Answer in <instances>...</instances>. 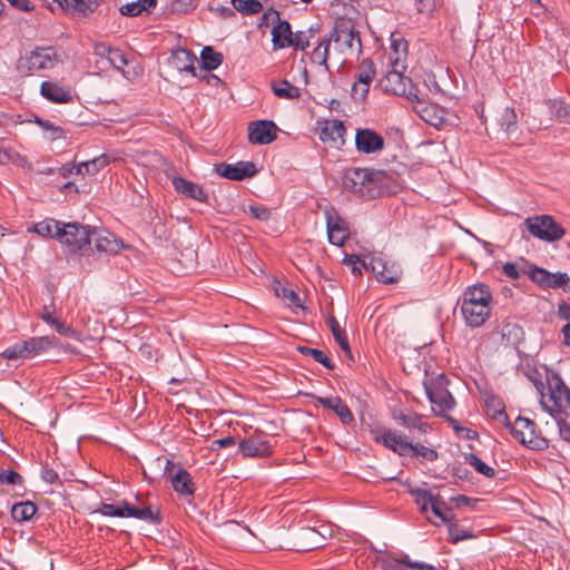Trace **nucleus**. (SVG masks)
<instances>
[{"label":"nucleus","mask_w":570,"mask_h":570,"mask_svg":"<svg viewBox=\"0 0 570 570\" xmlns=\"http://www.w3.org/2000/svg\"><path fill=\"white\" fill-rule=\"evenodd\" d=\"M465 461L475 469L479 473L492 478L495 474L494 469L485 464L478 455L470 453L465 456Z\"/></svg>","instance_id":"47"},{"label":"nucleus","mask_w":570,"mask_h":570,"mask_svg":"<svg viewBox=\"0 0 570 570\" xmlns=\"http://www.w3.org/2000/svg\"><path fill=\"white\" fill-rule=\"evenodd\" d=\"M215 173L230 180H243L255 176L257 169L252 161H238L236 164L220 163L215 166Z\"/></svg>","instance_id":"14"},{"label":"nucleus","mask_w":570,"mask_h":570,"mask_svg":"<svg viewBox=\"0 0 570 570\" xmlns=\"http://www.w3.org/2000/svg\"><path fill=\"white\" fill-rule=\"evenodd\" d=\"M389 66L391 69L386 72L381 83L383 89L394 95L406 94V85H411L410 78L403 75L406 69V63H403V68H396V65Z\"/></svg>","instance_id":"16"},{"label":"nucleus","mask_w":570,"mask_h":570,"mask_svg":"<svg viewBox=\"0 0 570 570\" xmlns=\"http://www.w3.org/2000/svg\"><path fill=\"white\" fill-rule=\"evenodd\" d=\"M410 452H412L413 455L422 456L430 462L435 461L439 456L435 450L422 444H412Z\"/></svg>","instance_id":"50"},{"label":"nucleus","mask_w":570,"mask_h":570,"mask_svg":"<svg viewBox=\"0 0 570 570\" xmlns=\"http://www.w3.org/2000/svg\"><path fill=\"white\" fill-rule=\"evenodd\" d=\"M92 240L96 250L99 253L117 254L124 247V243L112 233L101 228H91V242Z\"/></svg>","instance_id":"18"},{"label":"nucleus","mask_w":570,"mask_h":570,"mask_svg":"<svg viewBox=\"0 0 570 570\" xmlns=\"http://www.w3.org/2000/svg\"><path fill=\"white\" fill-rule=\"evenodd\" d=\"M277 126L272 120H256L248 125V139L255 145H267L277 137Z\"/></svg>","instance_id":"15"},{"label":"nucleus","mask_w":570,"mask_h":570,"mask_svg":"<svg viewBox=\"0 0 570 570\" xmlns=\"http://www.w3.org/2000/svg\"><path fill=\"white\" fill-rule=\"evenodd\" d=\"M492 311V293L484 283L468 286L461 298V312L471 327L483 325Z\"/></svg>","instance_id":"1"},{"label":"nucleus","mask_w":570,"mask_h":570,"mask_svg":"<svg viewBox=\"0 0 570 570\" xmlns=\"http://www.w3.org/2000/svg\"><path fill=\"white\" fill-rule=\"evenodd\" d=\"M570 284V276L567 273H550L549 274V288H562L566 289Z\"/></svg>","instance_id":"49"},{"label":"nucleus","mask_w":570,"mask_h":570,"mask_svg":"<svg viewBox=\"0 0 570 570\" xmlns=\"http://www.w3.org/2000/svg\"><path fill=\"white\" fill-rule=\"evenodd\" d=\"M430 508H431V511L433 512V514L435 517H438L441 520V522H443V523L449 522V520H450L449 515H448L449 509H448L445 502L442 500V498L439 494L434 495Z\"/></svg>","instance_id":"48"},{"label":"nucleus","mask_w":570,"mask_h":570,"mask_svg":"<svg viewBox=\"0 0 570 570\" xmlns=\"http://www.w3.org/2000/svg\"><path fill=\"white\" fill-rule=\"evenodd\" d=\"M410 492L414 497L416 504L420 505L422 512H426L433 501L434 494L421 488L411 489Z\"/></svg>","instance_id":"44"},{"label":"nucleus","mask_w":570,"mask_h":570,"mask_svg":"<svg viewBox=\"0 0 570 570\" xmlns=\"http://www.w3.org/2000/svg\"><path fill=\"white\" fill-rule=\"evenodd\" d=\"M328 40L330 42H334V49L343 56L360 53L362 49L358 31H356L353 23L346 19H340L335 22L328 36Z\"/></svg>","instance_id":"4"},{"label":"nucleus","mask_w":570,"mask_h":570,"mask_svg":"<svg viewBox=\"0 0 570 570\" xmlns=\"http://www.w3.org/2000/svg\"><path fill=\"white\" fill-rule=\"evenodd\" d=\"M171 183L178 193L189 198H193L202 203H206L208 200V194L204 190L202 186L197 184H194L181 177H175Z\"/></svg>","instance_id":"23"},{"label":"nucleus","mask_w":570,"mask_h":570,"mask_svg":"<svg viewBox=\"0 0 570 570\" xmlns=\"http://www.w3.org/2000/svg\"><path fill=\"white\" fill-rule=\"evenodd\" d=\"M389 65H396V68H403L407 60V42L401 36H391V50L387 53Z\"/></svg>","instance_id":"24"},{"label":"nucleus","mask_w":570,"mask_h":570,"mask_svg":"<svg viewBox=\"0 0 570 570\" xmlns=\"http://www.w3.org/2000/svg\"><path fill=\"white\" fill-rule=\"evenodd\" d=\"M327 324L331 328V332H332L336 343L347 355L351 356V348L348 345V341H347L345 331L340 326L337 320L334 316H330L327 318Z\"/></svg>","instance_id":"37"},{"label":"nucleus","mask_w":570,"mask_h":570,"mask_svg":"<svg viewBox=\"0 0 570 570\" xmlns=\"http://www.w3.org/2000/svg\"><path fill=\"white\" fill-rule=\"evenodd\" d=\"M119 11L122 16L128 17H136L145 12L139 0L121 6Z\"/></svg>","instance_id":"56"},{"label":"nucleus","mask_w":570,"mask_h":570,"mask_svg":"<svg viewBox=\"0 0 570 570\" xmlns=\"http://www.w3.org/2000/svg\"><path fill=\"white\" fill-rule=\"evenodd\" d=\"M107 60L110 62L112 67L121 71L124 70V67L128 65L127 57L121 50L117 48H112Z\"/></svg>","instance_id":"52"},{"label":"nucleus","mask_w":570,"mask_h":570,"mask_svg":"<svg viewBox=\"0 0 570 570\" xmlns=\"http://www.w3.org/2000/svg\"><path fill=\"white\" fill-rule=\"evenodd\" d=\"M440 0H416V9L420 13L430 14L438 7Z\"/></svg>","instance_id":"59"},{"label":"nucleus","mask_w":570,"mask_h":570,"mask_svg":"<svg viewBox=\"0 0 570 570\" xmlns=\"http://www.w3.org/2000/svg\"><path fill=\"white\" fill-rule=\"evenodd\" d=\"M345 132L346 129L342 120H326L321 128L320 139L331 147L338 149L345 144Z\"/></svg>","instance_id":"19"},{"label":"nucleus","mask_w":570,"mask_h":570,"mask_svg":"<svg viewBox=\"0 0 570 570\" xmlns=\"http://www.w3.org/2000/svg\"><path fill=\"white\" fill-rule=\"evenodd\" d=\"M58 62L57 51L52 47H38L18 61V69L36 73L52 69Z\"/></svg>","instance_id":"8"},{"label":"nucleus","mask_w":570,"mask_h":570,"mask_svg":"<svg viewBox=\"0 0 570 570\" xmlns=\"http://www.w3.org/2000/svg\"><path fill=\"white\" fill-rule=\"evenodd\" d=\"M57 240L70 253H83L90 248L91 227L79 223H61Z\"/></svg>","instance_id":"5"},{"label":"nucleus","mask_w":570,"mask_h":570,"mask_svg":"<svg viewBox=\"0 0 570 570\" xmlns=\"http://www.w3.org/2000/svg\"><path fill=\"white\" fill-rule=\"evenodd\" d=\"M239 451L247 458H265L272 454V445L264 435H252L239 442Z\"/></svg>","instance_id":"17"},{"label":"nucleus","mask_w":570,"mask_h":570,"mask_svg":"<svg viewBox=\"0 0 570 570\" xmlns=\"http://www.w3.org/2000/svg\"><path fill=\"white\" fill-rule=\"evenodd\" d=\"M295 549L302 551H309L316 549L321 544V534L312 528H303L295 534Z\"/></svg>","instance_id":"26"},{"label":"nucleus","mask_w":570,"mask_h":570,"mask_svg":"<svg viewBox=\"0 0 570 570\" xmlns=\"http://www.w3.org/2000/svg\"><path fill=\"white\" fill-rule=\"evenodd\" d=\"M35 121H36V122H37V124H38L42 129H45V130H49V131L51 132L50 138H51L52 140L61 138V136H62V129H61V128H59V127L53 126V124H52V122H50L49 120H42V119H40V118H38V117H37Z\"/></svg>","instance_id":"58"},{"label":"nucleus","mask_w":570,"mask_h":570,"mask_svg":"<svg viewBox=\"0 0 570 570\" xmlns=\"http://www.w3.org/2000/svg\"><path fill=\"white\" fill-rule=\"evenodd\" d=\"M109 157L106 154H102L91 160L80 163L77 166V174L81 175H95L104 167L109 164Z\"/></svg>","instance_id":"34"},{"label":"nucleus","mask_w":570,"mask_h":570,"mask_svg":"<svg viewBox=\"0 0 570 570\" xmlns=\"http://www.w3.org/2000/svg\"><path fill=\"white\" fill-rule=\"evenodd\" d=\"M449 534L451 537V541L454 543L462 541V540L474 538V534L461 529L456 524H450Z\"/></svg>","instance_id":"55"},{"label":"nucleus","mask_w":570,"mask_h":570,"mask_svg":"<svg viewBox=\"0 0 570 570\" xmlns=\"http://www.w3.org/2000/svg\"><path fill=\"white\" fill-rule=\"evenodd\" d=\"M274 95L282 99H298L301 97V89L289 81L283 79L272 83Z\"/></svg>","instance_id":"33"},{"label":"nucleus","mask_w":570,"mask_h":570,"mask_svg":"<svg viewBox=\"0 0 570 570\" xmlns=\"http://www.w3.org/2000/svg\"><path fill=\"white\" fill-rule=\"evenodd\" d=\"M0 356L9 361L28 360L23 341L6 348L3 352H1Z\"/></svg>","instance_id":"45"},{"label":"nucleus","mask_w":570,"mask_h":570,"mask_svg":"<svg viewBox=\"0 0 570 570\" xmlns=\"http://www.w3.org/2000/svg\"><path fill=\"white\" fill-rule=\"evenodd\" d=\"M249 212L259 220H267L271 217L269 209L263 205H252L249 206Z\"/></svg>","instance_id":"60"},{"label":"nucleus","mask_w":570,"mask_h":570,"mask_svg":"<svg viewBox=\"0 0 570 570\" xmlns=\"http://www.w3.org/2000/svg\"><path fill=\"white\" fill-rule=\"evenodd\" d=\"M297 350L304 355L312 356L315 362L324 365L326 368H334V364L323 351L307 346H298Z\"/></svg>","instance_id":"43"},{"label":"nucleus","mask_w":570,"mask_h":570,"mask_svg":"<svg viewBox=\"0 0 570 570\" xmlns=\"http://www.w3.org/2000/svg\"><path fill=\"white\" fill-rule=\"evenodd\" d=\"M424 389L429 401L432 403V410L436 415H443L451 411L455 401L452 394L445 387L444 376H439L424 383Z\"/></svg>","instance_id":"10"},{"label":"nucleus","mask_w":570,"mask_h":570,"mask_svg":"<svg viewBox=\"0 0 570 570\" xmlns=\"http://www.w3.org/2000/svg\"><path fill=\"white\" fill-rule=\"evenodd\" d=\"M399 420L401 424L405 428H413L423 433H426L429 430V424L423 422L421 416L417 414L406 415L400 414Z\"/></svg>","instance_id":"46"},{"label":"nucleus","mask_w":570,"mask_h":570,"mask_svg":"<svg viewBox=\"0 0 570 570\" xmlns=\"http://www.w3.org/2000/svg\"><path fill=\"white\" fill-rule=\"evenodd\" d=\"M97 6L98 3L95 0H67L61 3L60 8L71 9L75 12L86 16L89 12H94Z\"/></svg>","instance_id":"39"},{"label":"nucleus","mask_w":570,"mask_h":570,"mask_svg":"<svg viewBox=\"0 0 570 570\" xmlns=\"http://www.w3.org/2000/svg\"><path fill=\"white\" fill-rule=\"evenodd\" d=\"M0 483L17 485L22 483V476L13 470H0Z\"/></svg>","instance_id":"53"},{"label":"nucleus","mask_w":570,"mask_h":570,"mask_svg":"<svg viewBox=\"0 0 570 570\" xmlns=\"http://www.w3.org/2000/svg\"><path fill=\"white\" fill-rule=\"evenodd\" d=\"M56 331L63 335V336H67V337H75L76 336V331L70 326V325H67L66 323L63 322H60L59 320H57V323L52 325Z\"/></svg>","instance_id":"64"},{"label":"nucleus","mask_w":570,"mask_h":570,"mask_svg":"<svg viewBox=\"0 0 570 570\" xmlns=\"http://www.w3.org/2000/svg\"><path fill=\"white\" fill-rule=\"evenodd\" d=\"M278 22L272 29V42L274 49H284L292 47L293 31L289 22L281 20L277 12H274Z\"/></svg>","instance_id":"22"},{"label":"nucleus","mask_w":570,"mask_h":570,"mask_svg":"<svg viewBox=\"0 0 570 570\" xmlns=\"http://www.w3.org/2000/svg\"><path fill=\"white\" fill-rule=\"evenodd\" d=\"M346 263L352 265V272L354 274H358L361 275L362 274V271L363 269H366L367 268V265L364 261H361L358 258V256H350L347 259H346Z\"/></svg>","instance_id":"61"},{"label":"nucleus","mask_w":570,"mask_h":570,"mask_svg":"<svg viewBox=\"0 0 570 570\" xmlns=\"http://www.w3.org/2000/svg\"><path fill=\"white\" fill-rule=\"evenodd\" d=\"M101 514L116 518H135L138 520L159 523V510L153 507L137 508L127 501H119L117 504L101 503L99 510Z\"/></svg>","instance_id":"6"},{"label":"nucleus","mask_w":570,"mask_h":570,"mask_svg":"<svg viewBox=\"0 0 570 570\" xmlns=\"http://www.w3.org/2000/svg\"><path fill=\"white\" fill-rule=\"evenodd\" d=\"M61 223L53 218H46L39 223L33 224L28 228L29 233H36L41 237H51L57 239V234L60 232Z\"/></svg>","instance_id":"31"},{"label":"nucleus","mask_w":570,"mask_h":570,"mask_svg":"<svg viewBox=\"0 0 570 570\" xmlns=\"http://www.w3.org/2000/svg\"><path fill=\"white\" fill-rule=\"evenodd\" d=\"M200 62L206 70H215L223 62V55L212 47H205L200 53Z\"/></svg>","instance_id":"38"},{"label":"nucleus","mask_w":570,"mask_h":570,"mask_svg":"<svg viewBox=\"0 0 570 570\" xmlns=\"http://www.w3.org/2000/svg\"><path fill=\"white\" fill-rule=\"evenodd\" d=\"M276 295L288 302L291 305L299 306V297L295 291L286 287L275 288Z\"/></svg>","instance_id":"54"},{"label":"nucleus","mask_w":570,"mask_h":570,"mask_svg":"<svg viewBox=\"0 0 570 570\" xmlns=\"http://www.w3.org/2000/svg\"><path fill=\"white\" fill-rule=\"evenodd\" d=\"M230 2L235 10L245 16L256 14L263 9L258 0H230Z\"/></svg>","instance_id":"42"},{"label":"nucleus","mask_w":570,"mask_h":570,"mask_svg":"<svg viewBox=\"0 0 570 570\" xmlns=\"http://www.w3.org/2000/svg\"><path fill=\"white\" fill-rule=\"evenodd\" d=\"M317 402L332 411L340 417L343 424H351L354 421L353 413L348 406L338 396L333 397H317Z\"/></svg>","instance_id":"25"},{"label":"nucleus","mask_w":570,"mask_h":570,"mask_svg":"<svg viewBox=\"0 0 570 570\" xmlns=\"http://www.w3.org/2000/svg\"><path fill=\"white\" fill-rule=\"evenodd\" d=\"M40 94L52 104H69L73 100L71 88L57 81H43L40 86Z\"/></svg>","instance_id":"20"},{"label":"nucleus","mask_w":570,"mask_h":570,"mask_svg":"<svg viewBox=\"0 0 570 570\" xmlns=\"http://www.w3.org/2000/svg\"><path fill=\"white\" fill-rule=\"evenodd\" d=\"M547 392L540 400V404L550 415L557 417L562 407L570 409V389L561 376L553 371H546Z\"/></svg>","instance_id":"3"},{"label":"nucleus","mask_w":570,"mask_h":570,"mask_svg":"<svg viewBox=\"0 0 570 570\" xmlns=\"http://www.w3.org/2000/svg\"><path fill=\"white\" fill-rule=\"evenodd\" d=\"M383 173L368 168H350L342 177L343 189L364 199H373L381 194Z\"/></svg>","instance_id":"2"},{"label":"nucleus","mask_w":570,"mask_h":570,"mask_svg":"<svg viewBox=\"0 0 570 570\" xmlns=\"http://www.w3.org/2000/svg\"><path fill=\"white\" fill-rule=\"evenodd\" d=\"M383 570H436L432 564L412 561L407 554L400 558L386 557L382 560Z\"/></svg>","instance_id":"21"},{"label":"nucleus","mask_w":570,"mask_h":570,"mask_svg":"<svg viewBox=\"0 0 570 570\" xmlns=\"http://www.w3.org/2000/svg\"><path fill=\"white\" fill-rule=\"evenodd\" d=\"M198 0H171L170 10L177 13H187L197 7Z\"/></svg>","instance_id":"51"},{"label":"nucleus","mask_w":570,"mask_h":570,"mask_svg":"<svg viewBox=\"0 0 570 570\" xmlns=\"http://www.w3.org/2000/svg\"><path fill=\"white\" fill-rule=\"evenodd\" d=\"M292 47L299 50H305L309 46V36L306 31H297L293 33Z\"/></svg>","instance_id":"57"},{"label":"nucleus","mask_w":570,"mask_h":570,"mask_svg":"<svg viewBox=\"0 0 570 570\" xmlns=\"http://www.w3.org/2000/svg\"><path fill=\"white\" fill-rule=\"evenodd\" d=\"M327 235L331 244L342 246L348 236V230L341 218L327 216Z\"/></svg>","instance_id":"28"},{"label":"nucleus","mask_w":570,"mask_h":570,"mask_svg":"<svg viewBox=\"0 0 570 570\" xmlns=\"http://www.w3.org/2000/svg\"><path fill=\"white\" fill-rule=\"evenodd\" d=\"M419 114L424 121H426L433 126H438V120L441 119V118H438L434 115H432V114H434L433 107H423L421 110H419Z\"/></svg>","instance_id":"62"},{"label":"nucleus","mask_w":570,"mask_h":570,"mask_svg":"<svg viewBox=\"0 0 570 570\" xmlns=\"http://www.w3.org/2000/svg\"><path fill=\"white\" fill-rule=\"evenodd\" d=\"M524 225L533 237L543 242L559 240L566 234L563 227L550 215L529 217L524 220Z\"/></svg>","instance_id":"7"},{"label":"nucleus","mask_w":570,"mask_h":570,"mask_svg":"<svg viewBox=\"0 0 570 570\" xmlns=\"http://www.w3.org/2000/svg\"><path fill=\"white\" fill-rule=\"evenodd\" d=\"M499 124L508 137L513 136L518 130V117L512 108H504L500 115Z\"/></svg>","instance_id":"36"},{"label":"nucleus","mask_w":570,"mask_h":570,"mask_svg":"<svg viewBox=\"0 0 570 570\" xmlns=\"http://www.w3.org/2000/svg\"><path fill=\"white\" fill-rule=\"evenodd\" d=\"M56 331L63 335V336H67V337H75L76 336V331L70 326V325H67L66 323L63 322H60L59 320H57V323L52 325Z\"/></svg>","instance_id":"63"},{"label":"nucleus","mask_w":570,"mask_h":570,"mask_svg":"<svg viewBox=\"0 0 570 570\" xmlns=\"http://www.w3.org/2000/svg\"><path fill=\"white\" fill-rule=\"evenodd\" d=\"M370 265L377 279L384 284L395 283L400 278L399 273L389 267L387 263L382 257H372Z\"/></svg>","instance_id":"27"},{"label":"nucleus","mask_w":570,"mask_h":570,"mask_svg":"<svg viewBox=\"0 0 570 570\" xmlns=\"http://www.w3.org/2000/svg\"><path fill=\"white\" fill-rule=\"evenodd\" d=\"M170 482L177 493L183 495L194 494L191 476L185 469L179 468L177 472L170 476Z\"/></svg>","instance_id":"29"},{"label":"nucleus","mask_w":570,"mask_h":570,"mask_svg":"<svg viewBox=\"0 0 570 570\" xmlns=\"http://www.w3.org/2000/svg\"><path fill=\"white\" fill-rule=\"evenodd\" d=\"M373 440L399 455H406L412 448V443L407 441L405 435L393 430L376 432Z\"/></svg>","instance_id":"13"},{"label":"nucleus","mask_w":570,"mask_h":570,"mask_svg":"<svg viewBox=\"0 0 570 570\" xmlns=\"http://www.w3.org/2000/svg\"><path fill=\"white\" fill-rule=\"evenodd\" d=\"M331 42L328 38H324L316 48H314L311 60L313 63L324 66L325 70H328L327 59Z\"/></svg>","instance_id":"40"},{"label":"nucleus","mask_w":570,"mask_h":570,"mask_svg":"<svg viewBox=\"0 0 570 570\" xmlns=\"http://www.w3.org/2000/svg\"><path fill=\"white\" fill-rule=\"evenodd\" d=\"M512 436L521 444L533 450L548 448V441L537 430L532 420L518 416L510 425Z\"/></svg>","instance_id":"9"},{"label":"nucleus","mask_w":570,"mask_h":570,"mask_svg":"<svg viewBox=\"0 0 570 570\" xmlns=\"http://www.w3.org/2000/svg\"><path fill=\"white\" fill-rule=\"evenodd\" d=\"M524 274L528 275L529 278L533 283L538 284L540 287L548 289L549 274H550L549 271H547L542 267L535 266V265H530L524 271Z\"/></svg>","instance_id":"41"},{"label":"nucleus","mask_w":570,"mask_h":570,"mask_svg":"<svg viewBox=\"0 0 570 570\" xmlns=\"http://www.w3.org/2000/svg\"><path fill=\"white\" fill-rule=\"evenodd\" d=\"M23 343L28 358L48 351L55 345L53 340L49 336L30 337L29 340L23 341Z\"/></svg>","instance_id":"32"},{"label":"nucleus","mask_w":570,"mask_h":570,"mask_svg":"<svg viewBox=\"0 0 570 570\" xmlns=\"http://www.w3.org/2000/svg\"><path fill=\"white\" fill-rule=\"evenodd\" d=\"M355 146L362 154H377L384 149L385 140L382 135L370 128H361L355 134Z\"/></svg>","instance_id":"12"},{"label":"nucleus","mask_w":570,"mask_h":570,"mask_svg":"<svg viewBox=\"0 0 570 570\" xmlns=\"http://www.w3.org/2000/svg\"><path fill=\"white\" fill-rule=\"evenodd\" d=\"M173 63L179 71H186L195 75V63L198 62L195 55L189 50L178 49L174 52Z\"/></svg>","instance_id":"30"},{"label":"nucleus","mask_w":570,"mask_h":570,"mask_svg":"<svg viewBox=\"0 0 570 570\" xmlns=\"http://www.w3.org/2000/svg\"><path fill=\"white\" fill-rule=\"evenodd\" d=\"M375 77L374 62L371 59H363L357 68L355 81L352 86V97L362 100L366 97L371 82Z\"/></svg>","instance_id":"11"},{"label":"nucleus","mask_w":570,"mask_h":570,"mask_svg":"<svg viewBox=\"0 0 570 570\" xmlns=\"http://www.w3.org/2000/svg\"><path fill=\"white\" fill-rule=\"evenodd\" d=\"M36 512L37 505L31 501L16 503L11 509V515L18 522L30 520Z\"/></svg>","instance_id":"35"}]
</instances>
